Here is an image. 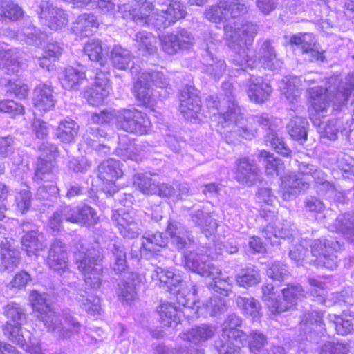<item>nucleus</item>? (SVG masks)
<instances>
[{"label": "nucleus", "mask_w": 354, "mask_h": 354, "mask_svg": "<svg viewBox=\"0 0 354 354\" xmlns=\"http://www.w3.org/2000/svg\"><path fill=\"white\" fill-rule=\"evenodd\" d=\"M258 30V26L251 22L243 24L240 28L233 27L230 24L224 26L227 45L235 53L232 62L241 68H253L258 61L265 68L279 70L283 62L277 58L275 48L270 39L259 40L255 54L253 56L249 55L250 47L252 46Z\"/></svg>", "instance_id": "obj_1"}, {"label": "nucleus", "mask_w": 354, "mask_h": 354, "mask_svg": "<svg viewBox=\"0 0 354 354\" xmlns=\"http://www.w3.org/2000/svg\"><path fill=\"white\" fill-rule=\"evenodd\" d=\"M315 182L319 195L331 196L335 193L334 185L327 180L326 174L318 167L301 162L297 174H290L283 177L281 187V197L289 201L297 198L301 191L308 189Z\"/></svg>", "instance_id": "obj_2"}, {"label": "nucleus", "mask_w": 354, "mask_h": 354, "mask_svg": "<svg viewBox=\"0 0 354 354\" xmlns=\"http://www.w3.org/2000/svg\"><path fill=\"white\" fill-rule=\"evenodd\" d=\"M307 243L306 240L301 241L299 245H295L289 252L290 259L297 266L309 264L317 268H326L334 270L338 266V257L335 254L340 249L337 241L320 238L314 239L310 242V252L304 245Z\"/></svg>", "instance_id": "obj_3"}, {"label": "nucleus", "mask_w": 354, "mask_h": 354, "mask_svg": "<svg viewBox=\"0 0 354 354\" xmlns=\"http://www.w3.org/2000/svg\"><path fill=\"white\" fill-rule=\"evenodd\" d=\"M353 90L354 73H351L344 80L339 79L337 76L330 77L326 88L313 87L308 92L312 107L316 112L322 113L329 107V102L333 103V110H340Z\"/></svg>", "instance_id": "obj_4"}, {"label": "nucleus", "mask_w": 354, "mask_h": 354, "mask_svg": "<svg viewBox=\"0 0 354 354\" xmlns=\"http://www.w3.org/2000/svg\"><path fill=\"white\" fill-rule=\"evenodd\" d=\"M74 259L77 270L84 276L85 283L93 289L100 288L103 277L102 248L89 247L86 240L80 239L75 243Z\"/></svg>", "instance_id": "obj_5"}, {"label": "nucleus", "mask_w": 354, "mask_h": 354, "mask_svg": "<svg viewBox=\"0 0 354 354\" xmlns=\"http://www.w3.org/2000/svg\"><path fill=\"white\" fill-rule=\"evenodd\" d=\"M241 115L239 120L235 121L228 122L225 123L223 127H230L233 125L234 129L233 130L235 133H238L239 136H241L243 138L251 140L257 133V128L254 127L253 125L262 126L264 128H267L268 131L265 136V143L267 146L271 147L278 153L288 157L291 154V150L288 147L283 138L278 136V134L272 128L271 118L266 113L253 115L249 119V124L245 127L238 126V123L240 120L242 119Z\"/></svg>", "instance_id": "obj_6"}, {"label": "nucleus", "mask_w": 354, "mask_h": 354, "mask_svg": "<svg viewBox=\"0 0 354 354\" xmlns=\"http://www.w3.org/2000/svg\"><path fill=\"white\" fill-rule=\"evenodd\" d=\"M44 326L58 339H68L80 333L82 324L71 312L65 311L62 316L50 311L44 317Z\"/></svg>", "instance_id": "obj_7"}, {"label": "nucleus", "mask_w": 354, "mask_h": 354, "mask_svg": "<svg viewBox=\"0 0 354 354\" xmlns=\"http://www.w3.org/2000/svg\"><path fill=\"white\" fill-rule=\"evenodd\" d=\"M115 118L117 128L124 131L144 135L151 131V123L147 114L136 109L117 111Z\"/></svg>", "instance_id": "obj_8"}, {"label": "nucleus", "mask_w": 354, "mask_h": 354, "mask_svg": "<svg viewBox=\"0 0 354 354\" xmlns=\"http://www.w3.org/2000/svg\"><path fill=\"white\" fill-rule=\"evenodd\" d=\"M210 253L203 251L185 252L183 256V263L186 268L203 277H214L221 274V270L210 262Z\"/></svg>", "instance_id": "obj_9"}, {"label": "nucleus", "mask_w": 354, "mask_h": 354, "mask_svg": "<svg viewBox=\"0 0 354 354\" xmlns=\"http://www.w3.org/2000/svg\"><path fill=\"white\" fill-rule=\"evenodd\" d=\"M39 18L51 30H57L65 27L68 23V16L59 8L53 6L50 0H41L37 11Z\"/></svg>", "instance_id": "obj_10"}, {"label": "nucleus", "mask_w": 354, "mask_h": 354, "mask_svg": "<svg viewBox=\"0 0 354 354\" xmlns=\"http://www.w3.org/2000/svg\"><path fill=\"white\" fill-rule=\"evenodd\" d=\"M193 35L185 29H179L160 38L162 49L168 55H174L190 48L194 44Z\"/></svg>", "instance_id": "obj_11"}, {"label": "nucleus", "mask_w": 354, "mask_h": 354, "mask_svg": "<svg viewBox=\"0 0 354 354\" xmlns=\"http://www.w3.org/2000/svg\"><path fill=\"white\" fill-rule=\"evenodd\" d=\"M46 262L51 270L66 274L68 278H75V274L68 269L66 246L60 239H55L52 243Z\"/></svg>", "instance_id": "obj_12"}, {"label": "nucleus", "mask_w": 354, "mask_h": 354, "mask_svg": "<svg viewBox=\"0 0 354 354\" xmlns=\"http://www.w3.org/2000/svg\"><path fill=\"white\" fill-rule=\"evenodd\" d=\"M167 1L168 4L157 9V17L153 22V26L156 29H165L186 15L184 6L180 1L176 0H167Z\"/></svg>", "instance_id": "obj_13"}, {"label": "nucleus", "mask_w": 354, "mask_h": 354, "mask_svg": "<svg viewBox=\"0 0 354 354\" xmlns=\"http://www.w3.org/2000/svg\"><path fill=\"white\" fill-rule=\"evenodd\" d=\"M65 221L86 227H91L97 223L98 217L95 210L88 205L81 207L66 205L61 208Z\"/></svg>", "instance_id": "obj_14"}, {"label": "nucleus", "mask_w": 354, "mask_h": 354, "mask_svg": "<svg viewBox=\"0 0 354 354\" xmlns=\"http://www.w3.org/2000/svg\"><path fill=\"white\" fill-rule=\"evenodd\" d=\"M179 100L180 111L186 119H200L201 104L196 88L185 86L180 91Z\"/></svg>", "instance_id": "obj_15"}, {"label": "nucleus", "mask_w": 354, "mask_h": 354, "mask_svg": "<svg viewBox=\"0 0 354 354\" xmlns=\"http://www.w3.org/2000/svg\"><path fill=\"white\" fill-rule=\"evenodd\" d=\"M334 215L330 212L324 222L326 227L332 231H337L344 235L350 242L354 241V213L339 214L334 221Z\"/></svg>", "instance_id": "obj_16"}, {"label": "nucleus", "mask_w": 354, "mask_h": 354, "mask_svg": "<svg viewBox=\"0 0 354 354\" xmlns=\"http://www.w3.org/2000/svg\"><path fill=\"white\" fill-rule=\"evenodd\" d=\"M236 179L242 184L251 187L262 180L261 173L253 160L241 158L237 162Z\"/></svg>", "instance_id": "obj_17"}, {"label": "nucleus", "mask_w": 354, "mask_h": 354, "mask_svg": "<svg viewBox=\"0 0 354 354\" xmlns=\"http://www.w3.org/2000/svg\"><path fill=\"white\" fill-rule=\"evenodd\" d=\"M246 339L243 331L227 330L226 335H221L215 343L218 354H241L240 346L235 342L243 344Z\"/></svg>", "instance_id": "obj_18"}, {"label": "nucleus", "mask_w": 354, "mask_h": 354, "mask_svg": "<svg viewBox=\"0 0 354 354\" xmlns=\"http://www.w3.org/2000/svg\"><path fill=\"white\" fill-rule=\"evenodd\" d=\"M112 221L118 228L121 235L124 238L134 239L141 232V230L134 218L123 209L115 211L113 214Z\"/></svg>", "instance_id": "obj_19"}, {"label": "nucleus", "mask_w": 354, "mask_h": 354, "mask_svg": "<svg viewBox=\"0 0 354 354\" xmlns=\"http://www.w3.org/2000/svg\"><path fill=\"white\" fill-rule=\"evenodd\" d=\"M282 295L283 298L278 301L277 314L293 309L297 301L304 297L305 292L299 283H288L282 290Z\"/></svg>", "instance_id": "obj_20"}, {"label": "nucleus", "mask_w": 354, "mask_h": 354, "mask_svg": "<svg viewBox=\"0 0 354 354\" xmlns=\"http://www.w3.org/2000/svg\"><path fill=\"white\" fill-rule=\"evenodd\" d=\"M53 89L46 84H39L33 92L32 102L35 108L41 113L51 110L55 104Z\"/></svg>", "instance_id": "obj_21"}, {"label": "nucleus", "mask_w": 354, "mask_h": 354, "mask_svg": "<svg viewBox=\"0 0 354 354\" xmlns=\"http://www.w3.org/2000/svg\"><path fill=\"white\" fill-rule=\"evenodd\" d=\"M153 280L159 281L160 286L165 288L169 292H176L178 286H183L185 281L179 271L165 270L160 267L157 268L152 274Z\"/></svg>", "instance_id": "obj_22"}, {"label": "nucleus", "mask_w": 354, "mask_h": 354, "mask_svg": "<svg viewBox=\"0 0 354 354\" xmlns=\"http://www.w3.org/2000/svg\"><path fill=\"white\" fill-rule=\"evenodd\" d=\"M323 314L317 311H309L304 313L300 322V329L306 335V339L315 342L316 333L321 331L323 324Z\"/></svg>", "instance_id": "obj_23"}, {"label": "nucleus", "mask_w": 354, "mask_h": 354, "mask_svg": "<svg viewBox=\"0 0 354 354\" xmlns=\"http://www.w3.org/2000/svg\"><path fill=\"white\" fill-rule=\"evenodd\" d=\"M215 51V48L207 47L203 55V70L214 78H220L225 71L226 64L223 59L217 57Z\"/></svg>", "instance_id": "obj_24"}, {"label": "nucleus", "mask_w": 354, "mask_h": 354, "mask_svg": "<svg viewBox=\"0 0 354 354\" xmlns=\"http://www.w3.org/2000/svg\"><path fill=\"white\" fill-rule=\"evenodd\" d=\"M167 232L170 236L171 245L178 250L189 248L192 242L184 225L177 221H169Z\"/></svg>", "instance_id": "obj_25"}, {"label": "nucleus", "mask_w": 354, "mask_h": 354, "mask_svg": "<svg viewBox=\"0 0 354 354\" xmlns=\"http://www.w3.org/2000/svg\"><path fill=\"white\" fill-rule=\"evenodd\" d=\"M272 91V89L270 84L264 82L261 77L250 76L248 95L252 102L257 104L265 102Z\"/></svg>", "instance_id": "obj_26"}, {"label": "nucleus", "mask_w": 354, "mask_h": 354, "mask_svg": "<svg viewBox=\"0 0 354 354\" xmlns=\"http://www.w3.org/2000/svg\"><path fill=\"white\" fill-rule=\"evenodd\" d=\"M155 5L147 0H138L134 2V12L133 15V21L142 25L153 26L156 19V13L151 11Z\"/></svg>", "instance_id": "obj_27"}, {"label": "nucleus", "mask_w": 354, "mask_h": 354, "mask_svg": "<svg viewBox=\"0 0 354 354\" xmlns=\"http://www.w3.org/2000/svg\"><path fill=\"white\" fill-rule=\"evenodd\" d=\"M110 266L115 274H120L127 268V252L124 246L119 242L109 245Z\"/></svg>", "instance_id": "obj_28"}, {"label": "nucleus", "mask_w": 354, "mask_h": 354, "mask_svg": "<svg viewBox=\"0 0 354 354\" xmlns=\"http://www.w3.org/2000/svg\"><path fill=\"white\" fill-rule=\"evenodd\" d=\"M21 53L17 48L0 50V70L6 74H14L21 68Z\"/></svg>", "instance_id": "obj_29"}, {"label": "nucleus", "mask_w": 354, "mask_h": 354, "mask_svg": "<svg viewBox=\"0 0 354 354\" xmlns=\"http://www.w3.org/2000/svg\"><path fill=\"white\" fill-rule=\"evenodd\" d=\"M140 280L138 274L133 272L127 273L118 283L117 290L120 300L127 302L132 301L136 295V287Z\"/></svg>", "instance_id": "obj_30"}, {"label": "nucleus", "mask_w": 354, "mask_h": 354, "mask_svg": "<svg viewBox=\"0 0 354 354\" xmlns=\"http://www.w3.org/2000/svg\"><path fill=\"white\" fill-rule=\"evenodd\" d=\"M98 26L99 21L93 14L83 13L77 17L72 30L77 35L88 37L97 29Z\"/></svg>", "instance_id": "obj_31"}, {"label": "nucleus", "mask_w": 354, "mask_h": 354, "mask_svg": "<svg viewBox=\"0 0 354 354\" xmlns=\"http://www.w3.org/2000/svg\"><path fill=\"white\" fill-rule=\"evenodd\" d=\"M206 106L209 111V116L214 117V120L223 126L225 123L234 121L230 115V111L228 110L227 106L224 100L216 102V99L212 96H209L206 99Z\"/></svg>", "instance_id": "obj_32"}, {"label": "nucleus", "mask_w": 354, "mask_h": 354, "mask_svg": "<svg viewBox=\"0 0 354 354\" xmlns=\"http://www.w3.org/2000/svg\"><path fill=\"white\" fill-rule=\"evenodd\" d=\"M85 79V71L82 66L79 68L68 66L64 69L60 82L65 89L77 90Z\"/></svg>", "instance_id": "obj_33"}, {"label": "nucleus", "mask_w": 354, "mask_h": 354, "mask_svg": "<svg viewBox=\"0 0 354 354\" xmlns=\"http://www.w3.org/2000/svg\"><path fill=\"white\" fill-rule=\"evenodd\" d=\"M215 333V328L210 325H201L192 328L180 335V338L194 344H198L212 338Z\"/></svg>", "instance_id": "obj_34"}, {"label": "nucleus", "mask_w": 354, "mask_h": 354, "mask_svg": "<svg viewBox=\"0 0 354 354\" xmlns=\"http://www.w3.org/2000/svg\"><path fill=\"white\" fill-rule=\"evenodd\" d=\"M21 245L23 250L29 256L44 250L46 245L44 236L37 230H30L26 233L21 238Z\"/></svg>", "instance_id": "obj_35"}, {"label": "nucleus", "mask_w": 354, "mask_h": 354, "mask_svg": "<svg viewBox=\"0 0 354 354\" xmlns=\"http://www.w3.org/2000/svg\"><path fill=\"white\" fill-rule=\"evenodd\" d=\"M120 162L115 159L103 161L98 167V176L102 180L113 183L122 176Z\"/></svg>", "instance_id": "obj_36"}, {"label": "nucleus", "mask_w": 354, "mask_h": 354, "mask_svg": "<svg viewBox=\"0 0 354 354\" xmlns=\"http://www.w3.org/2000/svg\"><path fill=\"white\" fill-rule=\"evenodd\" d=\"M190 221L203 232H209L210 234L214 232L218 226L216 220L212 218L210 212H205L203 209H198L192 212Z\"/></svg>", "instance_id": "obj_37"}, {"label": "nucleus", "mask_w": 354, "mask_h": 354, "mask_svg": "<svg viewBox=\"0 0 354 354\" xmlns=\"http://www.w3.org/2000/svg\"><path fill=\"white\" fill-rule=\"evenodd\" d=\"M142 239L140 250L153 253L160 251V248L165 247L168 243L167 238L163 235L162 232H145Z\"/></svg>", "instance_id": "obj_38"}, {"label": "nucleus", "mask_w": 354, "mask_h": 354, "mask_svg": "<svg viewBox=\"0 0 354 354\" xmlns=\"http://www.w3.org/2000/svg\"><path fill=\"white\" fill-rule=\"evenodd\" d=\"M78 131L79 125L73 120L66 118L60 121L55 136L62 142L71 143L74 142Z\"/></svg>", "instance_id": "obj_39"}, {"label": "nucleus", "mask_w": 354, "mask_h": 354, "mask_svg": "<svg viewBox=\"0 0 354 354\" xmlns=\"http://www.w3.org/2000/svg\"><path fill=\"white\" fill-rule=\"evenodd\" d=\"M21 261L20 252L11 248H2L0 252V272H12L17 268Z\"/></svg>", "instance_id": "obj_40"}, {"label": "nucleus", "mask_w": 354, "mask_h": 354, "mask_svg": "<svg viewBox=\"0 0 354 354\" xmlns=\"http://www.w3.org/2000/svg\"><path fill=\"white\" fill-rule=\"evenodd\" d=\"M307 126L305 118L296 116L290 120L287 129L292 138L302 145L307 140Z\"/></svg>", "instance_id": "obj_41"}, {"label": "nucleus", "mask_w": 354, "mask_h": 354, "mask_svg": "<svg viewBox=\"0 0 354 354\" xmlns=\"http://www.w3.org/2000/svg\"><path fill=\"white\" fill-rule=\"evenodd\" d=\"M301 78L296 76L286 77L280 86V89L283 92L286 98L290 102H293L299 97L301 94Z\"/></svg>", "instance_id": "obj_42"}, {"label": "nucleus", "mask_w": 354, "mask_h": 354, "mask_svg": "<svg viewBox=\"0 0 354 354\" xmlns=\"http://www.w3.org/2000/svg\"><path fill=\"white\" fill-rule=\"evenodd\" d=\"M84 53L91 61L95 62L102 67H104L106 60L103 54L102 41L99 39H89L84 44Z\"/></svg>", "instance_id": "obj_43"}, {"label": "nucleus", "mask_w": 354, "mask_h": 354, "mask_svg": "<svg viewBox=\"0 0 354 354\" xmlns=\"http://www.w3.org/2000/svg\"><path fill=\"white\" fill-rule=\"evenodd\" d=\"M158 313L161 324L165 326L175 327L180 322L177 308L170 303H164L160 305Z\"/></svg>", "instance_id": "obj_44"}, {"label": "nucleus", "mask_w": 354, "mask_h": 354, "mask_svg": "<svg viewBox=\"0 0 354 354\" xmlns=\"http://www.w3.org/2000/svg\"><path fill=\"white\" fill-rule=\"evenodd\" d=\"M24 15L22 8L12 0H0V19L16 21Z\"/></svg>", "instance_id": "obj_45"}, {"label": "nucleus", "mask_w": 354, "mask_h": 354, "mask_svg": "<svg viewBox=\"0 0 354 354\" xmlns=\"http://www.w3.org/2000/svg\"><path fill=\"white\" fill-rule=\"evenodd\" d=\"M222 91L226 99H223L225 104L230 111V115L236 122L241 115V109L236 102V95L232 84L230 82H225L222 84Z\"/></svg>", "instance_id": "obj_46"}, {"label": "nucleus", "mask_w": 354, "mask_h": 354, "mask_svg": "<svg viewBox=\"0 0 354 354\" xmlns=\"http://www.w3.org/2000/svg\"><path fill=\"white\" fill-rule=\"evenodd\" d=\"M236 303L245 315L252 319L261 316V306L260 303L255 299L239 296L236 298Z\"/></svg>", "instance_id": "obj_47"}, {"label": "nucleus", "mask_w": 354, "mask_h": 354, "mask_svg": "<svg viewBox=\"0 0 354 354\" xmlns=\"http://www.w3.org/2000/svg\"><path fill=\"white\" fill-rule=\"evenodd\" d=\"M131 59L130 51L120 46H115L111 52L113 66L119 70H126Z\"/></svg>", "instance_id": "obj_48"}, {"label": "nucleus", "mask_w": 354, "mask_h": 354, "mask_svg": "<svg viewBox=\"0 0 354 354\" xmlns=\"http://www.w3.org/2000/svg\"><path fill=\"white\" fill-rule=\"evenodd\" d=\"M237 284L248 288L258 284L261 281L259 271L254 268H246L241 270L236 277Z\"/></svg>", "instance_id": "obj_49"}, {"label": "nucleus", "mask_w": 354, "mask_h": 354, "mask_svg": "<svg viewBox=\"0 0 354 354\" xmlns=\"http://www.w3.org/2000/svg\"><path fill=\"white\" fill-rule=\"evenodd\" d=\"M77 299L82 308L88 313L95 315L100 313L101 309L100 299L95 295L82 291Z\"/></svg>", "instance_id": "obj_50"}, {"label": "nucleus", "mask_w": 354, "mask_h": 354, "mask_svg": "<svg viewBox=\"0 0 354 354\" xmlns=\"http://www.w3.org/2000/svg\"><path fill=\"white\" fill-rule=\"evenodd\" d=\"M134 90L137 100L143 105L151 106L153 104L152 91L149 84L145 81H141V77H138L134 84Z\"/></svg>", "instance_id": "obj_51"}, {"label": "nucleus", "mask_w": 354, "mask_h": 354, "mask_svg": "<svg viewBox=\"0 0 354 354\" xmlns=\"http://www.w3.org/2000/svg\"><path fill=\"white\" fill-rule=\"evenodd\" d=\"M53 169L54 165L50 160L39 157L35 171L34 180L37 183L42 180L51 181L54 178Z\"/></svg>", "instance_id": "obj_52"}, {"label": "nucleus", "mask_w": 354, "mask_h": 354, "mask_svg": "<svg viewBox=\"0 0 354 354\" xmlns=\"http://www.w3.org/2000/svg\"><path fill=\"white\" fill-rule=\"evenodd\" d=\"M30 302L34 310L39 313L38 317L44 323V317L50 311H54L47 303L46 297L37 291H32L29 297Z\"/></svg>", "instance_id": "obj_53"}, {"label": "nucleus", "mask_w": 354, "mask_h": 354, "mask_svg": "<svg viewBox=\"0 0 354 354\" xmlns=\"http://www.w3.org/2000/svg\"><path fill=\"white\" fill-rule=\"evenodd\" d=\"M17 37L30 45H39L44 39V34L39 29L32 25L23 27Z\"/></svg>", "instance_id": "obj_54"}, {"label": "nucleus", "mask_w": 354, "mask_h": 354, "mask_svg": "<svg viewBox=\"0 0 354 354\" xmlns=\"http://www.w3.org/2000/svg\"><path fill=\"white\" fill-rule=\"evenodd\" d=\"M110 89L98 86H92L84 93L88 103L94 106L102 105L110 93Z\"/></svg>", "instance_id": "obj_55"}, {"label": "nucleus", "mask_w": 354, "mask_h": 354, "mask_svg": "<svg viewBox=\"0 0 354 354\" xmlns=\"http://www.w3.org/2000/svg\"><path fill=\"white\" fill-rule=\"evenodd\" d=\"M5 314L8 318L6 323L24 324L26 320L24 308L17 303H10L5 307Z\"/></svg>", "instance_id": "obj_56"}, {"label": "nucleus", "mask_w": 354, "mask_h": 354, "mask_svg": "<svg viewBox=\"0 0 354 354\" xmlns=\"http://www.w3.org/2000/svg\"><path fill=\"white\" fill-rule=\"evenodd\" d=\"M249 348L254 354H263L268 348L267 337L259 331H253L249 335Z\"/></svg>", "instance_id": "obj_57"}, {"label": "nucleus", "mask_w": 354, "mask_h": 354, "mask_svg": "<svg viewBox=\"0 0 354 354\" xmlns=\"http://www.w3.org/2000/svg\"><path fill=\"white\" fill-rule=\"evenodd\" d=\"M227 3L221 1L218 4L212 6L207 10L204 15L206 19L215 22H225L228 21V14H227Z\"/></svg>", "instance_id": "obj_58"}, {"label": "nucleus", "mask_w": 354, "mask_h": 354, "mask_svg": "<svg viewBox=\"0 0 354 354\" xmlns=\"http://www.w3.org/2000/svg\"><path fill=\"white\" fill-rule=\"evenodd\" d=\"M133 184L144 194H156L157 183L147 174L140 173L136 174L133 176Z\"/></svg>", "instance_id": "obj_59"}, {"label": "nucleus", "mask_w": 354, "mask_h": 354, "mask_svg": "<svg viewBox=\"0 0 354 354\" xmlns=\"http://www.w3.org/2000/svg\"><path fill=\"white\" fill-rule=\"evenodd\" d=\"M135 40L138 43L139 50L149 54H153L156 51V39L151 33L146 31L138 32L136 34Z\"/></svg>", "instance_id": "obj_60"}, {"label": "nucleus", "mask_w": 354, "mask_h": 354, "mask_svg": "<svg viewBox=\"0 0 354 354\" xmlns=\"http://www.w3.org/2000/svg\"><path fill=\"white\" fill-rule=\"evenodd\" d=\"M59 196V189L56 183H50L40 186L36 192V198L44 201V205H50L48 202H53Z\"/></svg>", "instance_id": "obj_61"}, {"label": "nucleus", "mask_w": 354, "mask_h": 354, "mask_svg": "<svg viewBox=\"0 0 354 354\" xmlns=\"http://www.w3.org/2000/svg\"><path fill=\"white\" fill-rule=\"evenodd\" d=\"M203 308L205 309L207 314L214 317L225 313L227 306L225 299L214 296L203 304Z\"/></svg>", "instance_id": "obj_62"}, {"label": "nucleus", "mask_w": 354, "mask_h": 354, "mask_svg": "<svg viewBox=\"0 0 354 354\" xmlns=\"http://www.w3.org/2000/svg\"><path fill=\"white\" fill-rule=\"evenodd\" d=\"M22 324H23L16 323V324H14L12 323H6L3 330L4 335L7 336L10 341L18 344L21 348H24L26 346V341L21 333V326Z\"/></svg>", "instance_id": "obj_63"}, {"label": "nucleus", "mask_w": 354, "mask_h": 354, "mask_svg": "<svg viewBox=\"0 0 354 354\" xmlns=\"http://www.w3.org/2000/svg\"><path fill=\"white\" fill-rule=\"evenodd\" d=\"M266 273L268 277L274 281H283L290 277L288 266L281 262L276 261L268 266Z\"/></svg>", "instance_id": "obj_64"}]
</instances>
